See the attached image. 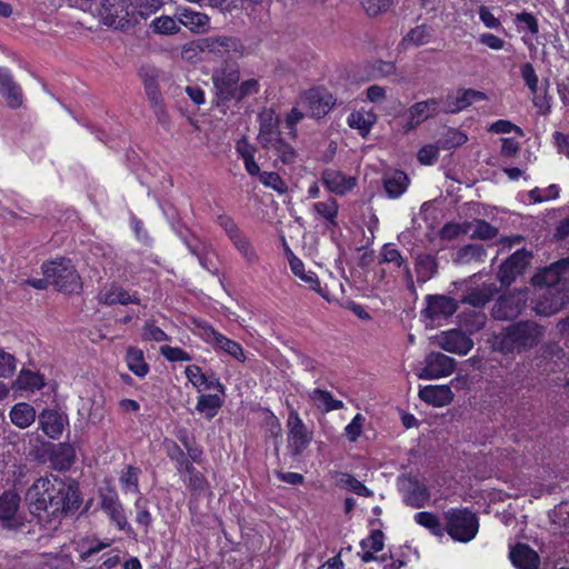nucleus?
Wrapping results in <instances>:
<instances>
[{"instance_id": "17", "label": "nucleus", "mask_w": 569, "mask_h": 569, "mask_svg": "<svg viewBox=\"0 0 569 569\" xmlns=\"http://www.w3.org/2000/svg\"><path fill=\"white\" fill-rule=\"evenodd\" d=\"M535 310L540 316H551L562 309L567 301L563 288H541Z\"/></svg>"}, {"instance_id": "30", "label": "nucleus", "mask_w": 569, "mask_h": 569, "mask_svg": "<svg viewBox=\"0 0 569 569\" xmlns=\"http://www.w3.org/2000/svg\"><path fill=\"white\" fill-rule=\"evenodd\" d=\"M259 123L260 128L258 140L262 148L281 136L280 131L278 130V119L274 117L271 110H264L260 113Z\"/></svg>"}, {"instance_id": "39", "label": "nucleus", "mask_w": 569, "mask_h": 569, "mask_svg": "<svg viewBox=\"0 0 569 569\" xmlns=\"http://www.w3.org/2000/svg\"><path fill=\"white\" fill-rule=\"evenodd\" d=\"M167 456L174 462L178 472H192V463L189 461L187 453L174 441L166 443Z\"/></svg>"}, {"instance_id": "62", "label": "nucleus", "mask_w": 569, "mask_h": 569, "mask_svg": "<svg viewBox=\"0 0 569 569\" xmlns=\"http://www.w3.org/2000/svg\"><path fill=\"white\" fill-rule=\"evenodd\" d=\"M160 353L171 362L176 361H190L191 357L183 349L178 347L161 346Z\"/></svg>"}, {"instance_id": "56", "label": "nucleus", "mask_w": 569, "mask_h": 569, "mask_svg": "<svg viewBox=\"0 0 569 569\" xmlns=\"http://www.w3.org/2000/svg\"><path fill=\"white\" fill-rule=\"evenodd\" d=\"M186 475L188 476V478L184 476L183 480L187 482L188 488L192 492L200 495L206 490L208 485L207 479L194 467L192 468V472H186Z\"/></svg>"}, {"instance_id": "35", "label": "nucleus", "mask_w": 569, "mask_h": 569, "mask_svg": "<svg viewBox=\"0 0 569 569\" xmlns=\"http://www.w3.org/2000/svg\"><path fill=\"white\" fill-rule=\"evenodd\" d=\"M415 270L417 281L425 283L433 278L438 272V261L432 254H419L416 259Z\"/></svg>"}, {"instance_id": "22", "label": "nucleus", "mask_w": 569, "mask_h": 569, "mask_svg": "<svg viewBox=\"0 0 569 569\" xmlns=\"http://www.w3.org/2000/svg\"><path fill=\"white\" fill-rule=\"evenodd\" d=\"M523 306L525 302L518 295L502 296L495 302L491 315L497 320H510L520 315Z\"/></svg>"}, {"instance_id": "42", "label": "nucleus", "mask_w": 569, "mask_h": 569, "mask_svg": "<svg viewBox=\"0 0 569 569\" xmlns=\"http://www.w3.org/2000/svg\"><path fill=\"white\" fill-rule=\"evenodd\" d=\"M263 149L272 151L278 157V160L284 164L293 163L297 158L295 148L287 143L281 136L263 147Z\"/></svg>"}, {"instance_id": "21", "label": "nucleus", "mask_w": 569, "mask_h": 569, "mask_svg": "<svg viewBox=\"0 0 569 569\" xmlns=\"http://www.w3.org/2000/svg\"><path fill=\"white\" fill-rule=\"evenodd\" d=\"M0 94L11 109L22 104L23 96L20 86L13 80L10 71L2 67H0Z\"/></svg>"}, {"instance_id": "36", "label": "nucleus", "mask_w": 569, "mask_h": 569, "mask_svg": "<svg viewBox=\"0 0 569 569\" xmlns=\"http://www.w3.org/2000/svg\"><path fill=\"white\" fill-rule=\"evenodd\" d=\"M440 99L430 98L425 101H419L412 104L407 114H411L419 123L435 117L438 113Z\"/></svg>"}, {"instance_id": "33", "label": "nucleus", "mask_w": 569, "mask_h": 569, "mask_svg": "<svg viewBox=\"0 0 569 569\" xmlns=\"http://www.w3.org/2000/svg\"><path fill=\"white\" fill-rule=\"evenodd\" d=\"M409 186L408 176L400 170L386 173L383 177V189L387 196L391 199H397L402 196Z\"/></svg>"}, {"instance_id": "1", "label": "nucleus", "mask_w": 569, "mask_h": 569, "mask_svg": "<svg viewBox=\"0 0 569 569\" xmlns=\"http://www.w3.org/2000/svg\"><path fill=\"white\" fill-rule=\"evenodd\" d=\"M545 337V327L532 320L513 322L493 339V349L502 355H520L536 348Z\"/></svg>"}, {"instance_id": "24", "label": "nucleus", "mask_w": 569, "mask_h": 569, "mask_svg": "<svg viewBox=\"0 0 569 569\" xmlns=\"http://www.w3.org/2000/svg\"><path fill=\"white\" fill-rule=\"evenodd\" d=\"M67 421V416L53 409H44L39 415L40 428L51 439H58L62 435Z\"/></svg>"}, {"instance_id": "59", "label": "nucleus", "mask_w": 569, "mask_h": 569, "mask_svg": "<svg viewBox=\"0 0 569 569\" xmlns=\"http://www.w3.org/2000/svg\"><path fill=\"white\" fill-rule=\"evenodd\" d=\"M17 369V359L13 355L0 349V378H10Z\"/></svg>"}, {"instance_id": "10", "label": "nucleus", "mask_w": 569, "mask_h": 569, "mask_svg": "<svg viewBox=\"0 0 569 569\" xmlns=\"http://www.w3.org/2000/svg\"><path fill=\"white\" fill-rule=\"evenodd\" d=\"M299 104L306 110V113L312 118H321L326 116L335 106L332 94L323 89H310L301 97Z\"/></svg>"}, {"instance_id": "40", "label": "nucleus", "mask_w": 569, "mask_h": 569, "mask_svg": "<svg viewBox=\"0 0 569 569\" xmlns=\"http://www.w3.org/2000/svg\"><path fill=\"white\" fill-rule=\"evenodd\" d=\"M375 122L376 116L372 112H365L362 110L353 111L347 118L349 127L359 130L363 137L370 132Z\"/></svg>"}, {"instance_id": "9", "label": "nucleus", "mask_w": 569, "mask_h": 569, "mask_svg": "<svg viewBox=\"0 0 569 569\" xmlns=\"http://www.w3.org/2000/svg\"><path fill=\"white\" fill-rule=\"evenodd\" d=\"M20 502V496L13 490L0 496V522L3 528L18 530L24 526V518L19 512Z\"/></svg>"}, {"instance_id": "20", "label": "nucleus", "mask_w": 569, "mask_h": 569, "mask_svg": "<svg viewBox=\"0 0 569 569\" xmlns=\"http://www.w3.org/2000/svg\"><path fill=\"white\" fill-rule=\"evenodd\" d=\"M321 181L330 192L337 196L346 194L357 184L355 177H348L341 171L330 168L322 171Z\"/></svg>"}, {"instance_id": "7", "label": "nucleus", "mask_w": 569, "mask_h": 569, "mask_svg": "<svg viewBox=\"0 0 569 569\" xmlns=\"http://www.w3.org/2000/svg\"><path fill=\"white\" fill-rule=\"evenodd\" d=\"M52 478L41 477L27 490L26 502L29 511L34 517L47 518L49 510V497H51Z\"/></svg>"}, {"instance_id": "41", "label": "nucleus", "mask_w": 569, "mask_h": 569, "mask_svg": "<svg viewBox=\"0 0 569 569\" xmlns=\"http://www.w3.org/2000/svg\"><path fill=\"white\" fill-rule=\"evenodd\" d=\"M467 230L472 239L491 240L498 236V229L483 219L467 221Z\"/></svg>"}, {"instance_id": "8", "label": "nucleus", "mask_w": 569, "mask_h": 569, "mask_svg": "<svg viewBox=\"0 0 569 569\" xmlns=\"http://www.w3.org/2000/svg\"><path fill=\"white\" fill-rule=\"evenodd\" d=\"M100 16L104 24L124 29L131 21L133 7L129 0H102Z\"/></svg>"}, {"instance_id": "48", "label": "nucleus", "mask_w": 569, "mask_h": 569, "mask_svg": "<svg viewBox=\"0 0 569 569\" xmlns=\"http://www.w3.org/2000/svg\"><path fill=\"white\" fill-rule=\"evenodd\" d=\"M310 398L318 407H322L325 411L337 410L343 407V402L333 399L331 393L327 390L315 389L310 393Z\"/></svg>"}, {"instance_id": "16", "label": "nucleus", "mask_w": 569, "mask_h": 569, "mask_svg": "<svg viewBox=\"0 0 569 569\" xmlns=\"http://www.w3.org/2000/svg\"><path fill=\"white\" fill-rule=\"evenodd\" d=\"M287 426L289 429L288 441L289 448L295 456H299L308 447L311 441L307 428L300 419L298 412L293 409L290 410Z\"/></svg>"}, {"instance_id": "49", "label": "nucleus", "mask_w": 569, "mask_h": 569, "mask_svg": "<svg viewBox=\"0 0 569 569\" xmlns=\"http://www.w3.org/2000/svg\"><path fill=\"white\" fill-rule=\"evenodd\" d=\"M150 29L158 34H176L180 31V26L173 18L161 16L151 21Z\"/></svg>"}, {"instance_id": "6", "label": "nucleus", "mask_w": 569, "mask_h": 569, "mask_svg": "<svg viewBox=\"0 0 569 569\" xmlns=\"http://www.w3.org/2000/svg\"><path fill=\"white\" fill-rule=\"evenodd\" d=\"M219 226L226 231L228 238L248 264L258 262V253L247 234L238 227L232 218L220 216Z\"/></svg>"}, {"instance_id": "5", "label": "nucleus", "mask_w": 569, "mask_h": 569, "mask_svg": "<svg viewBox=\"0 0 569 569\" xmlns=\"http://www.w3.org/2000/svg\"><path fill=\"white\" fill-rule=\"evenodd\" d=\"M448 535L460 542L472 540L479 528L476 515L468 509H449L445 513Z\"/></svg>"}, {"instance_id": "2", "label": "nucleus", "mask_w": 569, "mask_h": 569, "mask_svg": "<svg viewBox=\"0 0 569 569\" xmlns=\"http://www.w3.org/2000/svg\"><path fill=\"white\" fill-rule=\"evenodd\" d=\"M80 503L81 498L76 482H67L57 477H52L51 497H49L47 518H57L60 515L72 512L80 507Z\"/></svg>"}, {"instance_id": "53", "label": "nucleus", "mask_w": 569, "mask_h": 569, "mask_svg": "<svg viewBox=\"0 0 569 569\" xmlns=\"http://www.w3.org/2000/svg\"><path fill=\"white\" fill-rule=\"evenodd\" d=\"M431 32L429 28L425 24L418 26L410 30L408 34L405 37L403 42L412 44L415 47H420L430 41Z\"/></svg>"}, {"instance_id": "15", "label": "nucleus", "mask_w": 569, "mask_h": 569, "mask_svg": "<svg viewBox=\"0 0 569 569\" xmlns=\"http://www.w3.org/2000/svg\"><path fill=\"white\" fill-rule=\"evenodd\" d=\"M458 309L455 299L445 295H428L426 297V308L421 311L422 316L431 321L447 319Z\"/></svg>"}, {"instance_id": "60", "label": "nucleus", "mask_w": 569, "mask_h": 569, "mask_svg": "<svg viewBox=\"0 0 569 569\" xmlns=\"http://www.w3.org/2000/svg\"><path fill=\"white\" fill-rule=\"evenodd\" d=\"M521 77L532 94L538 91L539 78L536 73L533 66L530 62H526L520 67Z\"/></svg>"}, {"instance_id": "51", "label": "nucleus", "mask_w": 569, "mask_h": 569, "mask_svg": "<svg viewBox=\"0 0 569 569\" xmlns=\"http://www.w3.org/2000/svg\"><path fill=\"white\" fill-rule=\"evenodd\" d=\"M415 520L418 525L427 528L432 535L442 537L443 528L435 513L420 511L415 515Z\"/></svg>"}, {"instance_id": "58", "label": "nucleus", "mask_w": 569, "mask_h": 569, "mask_svg": "<svg viewBox=\"0 0 569 569\" xmlns=\"http://www.w3.org/2000/svg\"><path fill=\"white\" fill-rule=\"evenodd\" d=\"M559 196V188L556 184H550L547 188H535L529 191V199L533 202H542L556 199Z\"/></svg>"}, {"instance_id": "50", "label": "nucleus", "mask_w": 569, "mask_h": 569, "mask_svg": "<svg viewBox=\"0 0 569 569\" xmlns=\"http://www.w3.org/2000/svg\"><path fill=\"white\" fill-rule=\"evenodd\" d=\"M486 250L481 244H467L457 252V261L460 263H470L471 261H483Z\"/></svg>"}, {"instance_id": "12", "label": "nucleus", "mask_w": 569, "mask_h": 569, "mask_svg": "<svg viewBox=\"0 0 569 569\" xmlns=\"http://www.w3.org/2000/svg\"><path fill=\"white\" fill-rule=\"evenodd\" d=\"M200 49L203 52L206 51L220 57L228 53L240 57L243 53L244 47L237 37L216 34L203 38L200 42Z\"/></svg>"}, {"instance_id": "11", "label": "nucleus", "mask_w": 569, "mask_h": 569, "mask_svg": "<svg viewBox=\"0 0 569 569\" xmlns=\"http://www.w3.org/2000/svg\"><path fill=\"white\" fill-rule=\"evenodd\" d=\"M456 368V360L441 352L432 351L425 358V367L418 373L420 379H440L450 376Z\"/></svg>"}, {"instance_id": "38", "label": "nucleus", "mask_w": 569, "mask_h": 569, "mask_svg": "<svg viewBox=\"0 0 569 569\" xmlns=\"http://www.w3.org/2000/svg\"><path fill=\"white\" fill-rule=\"evenodd\" d=\"M312 209L319 217L326 220L328 228L338 227L337 218L339 204L335 198H328L326 201L315 202Z\"/></svg>"}, {"instance_id": "54", "label": "nucleus", "mask_w": 569, "mask_h": 569, "mask_svg": "<svg viewBox=\"0 0 569 569\" xmlns=\"http://www.w3.org/2000/svg\"><path fill=\"white\" fill-rule=\"evenodd\" d=\"M134 508H136V522L140 526L144 527V531L148 532L151 523H152V516L148 508V501L142 498V496H139L137 500L134 501Z\"/></svg>"}, {"instance_id": "43", "label": "nucleus", "mask_w": 569, "mask_h": 569, "mask_svg": "<svg viewBox=\"0 0 569 569\" xmlns=\"http://www.w3.org/2000/svg\"><path fill=\"white\" fill-rule=\"evenodd\" d=\"M140 470L132 466H127L120 473L119 483L124 495L134 493L141 496L139 490Z\"/></svg>"}, {"instance_id": "13", "label": "nucleus", "mask_w": 569, "mask_h": 569, "mask_svg": "<svg viewBox=\"0 0 569 569\" xmlns=\"http://www.w3.org/2000/svg\"><path fill=\"white\" fill-rule=\"evenodd\" d=\"M569 276V257L541 269L533 278V284L541 288H563L561 282Z\"/></svg>"}, {"instance_id": "61", "label": "nucleus", "mask_w": 569, "mask_h": 569, "mask_svg": "<svg viewBox=\"0 0 569 569\" xmlns=\"http://www.w3.org/2000/svg\"><path fill=\"white\" fill-rule=\"evenodd\" d=\"M383 538V532L379 529H375L370 532L369 537L361 540V549H369L375 552H379L385 546Z\"/></svg>"}, {"instance_id": "29", "label": "nucleus", "mask_w": 569, "mask_h": 569, "mask_svg": "<svg viewBox=\"0 0 569 569\" xmlns=\"http://www.w3.org/2000/svg\"><path fill=\"white\" fill-rule=\"evenodd\" d=\"M419 398L428 405L443 407L452 401L453 393L446 385L426 386L419 390Z\"/></svg>"}, {"instance_id": "32", "label": "nucleus", "mask_w": 569, "mask_h": 569, "mask_svg": "<svg viewBox=\"0 0 569 569\" xmlns=\"http://www.w3.org/2000/svg\"><path fill=\"white\" fill-rule=\"evenodd\" d=\"M497 292L498 288L495 283H483L480 287L469 289L462 297L461 302L475 308H481L486 306Z\"/></svg>"}, {"instance_id": "46", "label": "nucleus", "mask_w": 569, "mask_h": 569, "mask_svg": "<svg viewBox=\"0 0 569 569\" xmlns=\"http://www.w3.org/2000/svg\"><path fill=\"white\" fill-rule=\"evenodd\" d=\"M430 495L426 486L418 482L410 483L408 491L405 495L406 505L413 508L423 507L429 500Z\"/></svg>"}, {"instance_id": "25", "label": "nucleus", "mask_w": 569, "mask_h": 569, "mask_svg": "<svg viewBox=\"0 0 569 569\" xmlns=\"http://www.w3.org/2000/svg\"><path fill=\"white\" fill-rule=\"evenodd\" d=\"M509 558L517 569H538L540 558L538 553L526 543H517L510 549Z\"/></svg>"}, {"instance_id": "28", "label": "nucleus", "mask_w": 569, "mask_h": 569, "mask_svg": "<svg viewBox=\"0 0 569 569\" xmlns=\"http://www.w3.org/2000/svg\"><path fill=\"white\" fill-rule=\"evenodd\" d=\"M179 24L184 26L191 32L200 33L207 30L210 19L206 13L188 8H179L176 13Z\"/></svg>"}, {"instance_id": "34", "label": "nucleus", "mask_w": 569, "mask_h": 569, "mask_svg": "<svg viewBox=\"0 0 569 569\" xmlns=\"http://www.w3.org/2000/svg\"><path fill=\"white\" fill-rule=\"evenodd\" d=\"M289 253V264L291 271L299 277L302 281L308 283L310 288L315 291H317L319 295H321L323 298L328 299L326 292L322 290L319 279L316 276V273L309 271L305 272V264L303 262L297 258L291 250H288Z\"/></svg>"}, {"instance_id": "3", "label": "nucleus", "mask_w": 569, "mask_h": 569, "mask_svg": "<svg viewBox=\"0 0 569 569\" xmlns=\"http://www.w3.org/2000/svg\"><path fill=\"white\" fill-rule=\"evenodd\" d=\"M42 272L58 291L74 293L81 289L80 276L71 260L59 258L42 264Z\"/></svg>"}, {"instance_id": "14", "label": "nucleus", "mask_w": 569, "mask_h": 569, "mask_svg": "<svg viewBox=\"0 0 569 569\" xmlns=\"http://www.w3.org/2000/svg\"><path fill=\"white\" fill-rule=\"evenodd\" d=\"M531 259L530 252L525 249L517 250L501 266L498 279L502 286H510L518 276L522 274Z\"/></svg>"}, {"instance_id": "63", "label": "nucleus", "mask_w": 569, "mask_h": 569, "mask_svg": "<svg viewBox=\"0 0 569 569\" xmlns=\"http://www.w3.org/2000/svg\"><path fill=\"white\" fill-rule=\"evenodd\" d=\"M142 338L148 341H168V335L154 323L147 322L142 329Z\"/></svg>"}, {"instance_id": "23", "label": "nucleus", "mask_w": 569, "mask_h": 569, "mask_svg": "<svg viewBox=\"0 0 569 569\" xmlns=\"http://www.w3.org/2000/svg\"><path fill=\"white\" fill-rule=\"evenodd\" d=\"M439 347L451 353L467 355L473 342L460 330H449L439 338Z\"/></svg>"}, {"instance_id": "45", "label": "nucleus", "mask_w": 569, "mask_h": 569, "mask_svg": "<svg viewBox=\"0 0 569 569\" xmlns=\"http://www.w3.org/2000/svg\"><path fill=\"white\" fill-rule=\"evenodd\" d=\"M566 356L567 353L559 342L549 341L541 347L539 359L540 362L548 361L552 363L549 369L553 371L558 361L562 362L566 359Z\"/></svg>"}, {"instance_id": "4", "label": "nucleus", "mask_w": 569, "mask_h": 569, "mask_svg": "<svg viewBox=\"0 0 569 569\" xmlns=\"http://www.w3.org/2000/svg\"><path fill=\"white\" fill-rule=\"evenodd\" d=\"M99 507L108 516L120 531H124L129 536H134L132 527L129 525L124 511V507L119 499L116 488L109 480L98 489Z\"/></svg>"}, {"instance_id": "64", "label": "nucleus", "mask_w": 569, "mask_h": 569, "mask_svg": "<svg viewBox=\"0 0 569 569\" xmlns=\"http://www.w3.org/2000/svg\"><path fill=\"white\" fill-rule=\"evenodd\" d=\"M467 140L468 138L463 132L450 129L447 131L441 144L443 149H451L462 146Z\"/></svg>"}, {"instance_id": "55", "label": "nucleus", "mask_w": 569, "mask_h": 569, "mask_svg": "<svg viewBox=\"0 0 569 569\" xmlns=\"http://www.w3.org/2000/svg\"><path fill=\"white\" fill-rule=\"evenodd\" d=\"M339 483L343 488H346L359 496H363V497L372 496V491L370 489H368L361 481H359L358 479H356L353 476H351L349 473H342L339 479Z\"/></svg>"}, {"instance_id": "26", "label": "nucleus", "mask_w": 569, "mask_h": 569, "mask_svg": "<svg viewBox=\"0 0 569 569\" xmlns=\"http://www.w3.org/2000/svg\"><path fill=\"white\" fill-rule=\"evenodd\" d=\"M204 335L206 339L209 342L213 343L216 348L223 350L226 353L230 355L238 361L246 360L243 349L237 341H233L224 337L222 333L218 332L212 327L206 328Z\"/></svg>"}, {"instance_id": "27", "label": "nucleus", "mask_w": 569, "mask_h": 569, "mask_svg": "<svg viewBox=\"0 0 569 569\" xmlns=\"http://www.w3.org/2000/svg\"><path fill=\"white\" fill-rule=\"evenodd\" d=\"M98 300L101 303L104 305H129V303H136L140 305V298L134 293L130 295L127 290H124L122 287L117 284H111L108 288H104L99 291L98 293Z\"/></svg>"}, {"instance_id": "31", "label": "nucleus", "mask_w": 569, "mask_h": 569, "mask_svg": "<svg viewBox=\"0 0 569 569\" xmlns=\"http://www.w3.org/2000/svg\"><path fill=\"white\" fill-rule=\"evenodd\" d=\"M76 460V450L72 445L60 442L54 445L50 452V462L53 469L64 471L70 469Z\"/></svg>"}, {"instance_id": "18", "label": "nucleus", "mask_w": 569, "mask_h": 569, "mask_svg": "<svg viewBox=\"0 0 569 569\" xmlns=\"http://www.w3.org/2000/svg\"><path fill=\"white\" fill-rule=\"evenodd\" d=\"M239 80V67L234 63L226 64L220 72L214 73L212 77L213 84L223 99L236 97Z\"/></svg>"}, {"instance_id": "52", "label": "nucleus", "mask_w": 569, "mask_h": 569, "mask_svg": "<svg viewBox=\"0 0 569 569\" xmlns=\"http://www.w3.org/2000/svg\"><path fill=\"white\" fill-rule=\"evenodd\" d=\"M16 385L19 389L24 390H39L43 387V380L38 375L30 370H21L18 379L16 380Z\"/></svg>"}, {"instance_id": "47", "label": "nucleus", "mask_w": 569, "mask_h": 569, "mask_svg": "<svg viewBox=\"0 0 569 569\" xmlns=\"http://www.w3.org/2000/svg\"><path fill=\"white\" fill-rule=\"evenodd\" d=\"M222 406V401L217 395H201L198 398L196 410L203 413L208 419L213 418Z\"/></svg>"}, {"instance_id": "19", "label": "nucleus", "mask_w": 569, "mask_h": 569, "mask_svg": "<svg viewBox=\"0 0 569 569\" xmlns=\"http://www.w3.org/2000/svg\"><path fill=\"white\" fill-rule=\"evenodd\" d=\"M143 84L148 100L159 122L164 123L168 119V112L163 104V100L159 90L157 73L154 70L147 71L142 74Z\"/></svg>"}, {"instance_id": "57", "label": "nucleus", "mask_w": 569, "mask_h": 569, "mask_svg": "<svg viewBox=\"0 0 569 569\" xmlns=\"http://www.w3.org/2000/svg\"><path fill=\"white\" fill-rule=\"evenodd\" d=\"M259 180L263 186L271 188L279 193H284L288 190L286 182L277 172L263 171L260 173Z\"/></svg>"}, {"instance_id": "44", "label": "nucleus", "mask_w": 569, "mask_h": 569, "mask_svg": "<svg viewBox=\"0 0 569 569\" xmlns=\"http://www.w3.org/2000/svg\"><path fill=\"white\" fill-rule=\"evenodd\" d=\"M126 361L129 370L138 377H144L149 372V366L144 361L142 350L136 347H129L126 353Z\"/></svg>"}, {"instance_id": "37", "label": "nucleus", "mask_w": 569, "mask_h": 569, "mask_svg": "<svg viewBox=\"0 0 569 569\" xmlns=\"http://www.w3.org/2000/svg\"><path fill=\"white\" fill-rule=\"evenodd\" d=\"M11 422L18 428L24 429L31 426L36 420L34 408L26 402H19L10 410Z\"/></svg>"}]
</instances>
